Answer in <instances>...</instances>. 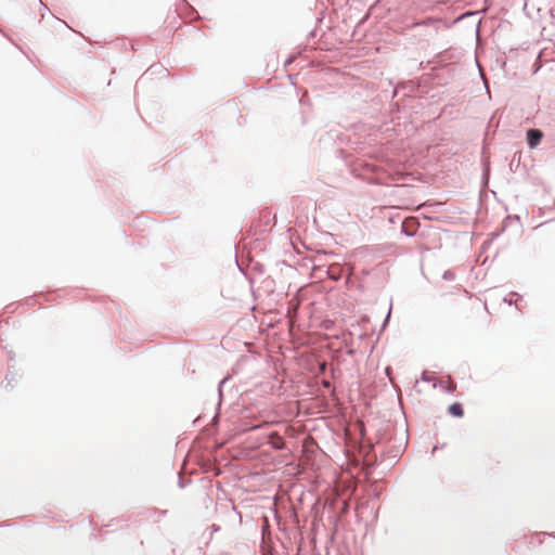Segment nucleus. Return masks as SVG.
<instances>
[{"label":"nucleus","mask_w":555,"mask_h":555,"mask_svg":"<svg viewBox=\"0 0 555 555\" xmlns=\"http://www.w3.org/2000/svg\"><path fill=\"white\" fill-rule=\"evenodd\" d=\"M455 388H456L455 383H454L453 380L449 379L447 389H448L449 391H454V390H455Z\"/></svg>","instance_id":"6"},{"label":"nucleus","mask_w":555,"mask_h":555,"mask_svg":"<svg viewBox=\"0 0 555 555\" xmlns=\"http://www.w3.org/2000/svg\"><path fill=\"white\" fill-rule=\"evenodd\" d=\"M417 225V222L414 219L405 220L403 222L402 229L403 231L409 234L413 235L415 232V227Z\"/></svg>","instance_id":"3"},{"label":"nucleus","mask_w":555,"mask_h":555,"mask_svg":"<svg viewBox=\"0 0 555 555\" xmlns=\"http://www.w3.org/2000/svg\"><path fill=\"white\" fill-rule=\"evenodd\" d=\"M449 413L452 415V416H455V417H462L464 415V410L462 408V404L461 403H453L449 406Z\"/></svg>","instance_id":"4"},{"label":"nucleus","mask_w":555,"mask_h":555,"mask_svg":"<svg viewBox=\"0 0 555 555\" xmlns=\"http://www.w3.org/2000/svg\"><path fill=\"white\" fill-rule=\"evenodd\" d=\"M269 443L276 450H281L284 448L283 439L275 433L269 436Z\"/></svg>","instance_id":"2"},{"label":"nucleus","mask_w":555,"mask_h":555,"mask_svg":"<svg viewBox=\"0 0 555 555\" xmlns=\"http://www.w3.org/2000/svg\"><path fill=\"white\" fill-rule=\"evenodd\" d=\"M354 428L359 431L360 436L363 438L364 436V424L361 421H358L354 425Z\"/></svg>","instance_id":"5"},{"label":"nucleus","mask_w":555,"mask_h":555,"mask_svg":"<svg viewBox=\"0 0 555 555\" xmlns=\"http://www.w3.org/2000/svg\"><path fill=\"white\" fill-rule=\"evenodd\" d=\"M344 507L347 506V501H343Z\"/></svg>","instance_id":"8"},{"label":"nucleus","mask_w":555,"mask_h":555,"mask_svg":"<svg viewBox=\"0 0 555 555\" xmlns=\"http://www.w3.org/2000/svg\"><path fill=\"white\" fill-rule=\"evenodd\" d=\"M344 435L347 437V427L344 428Z\"/></svg>","instance_id":"7"},{"label":"nucleus","mask_w":555,"mask_h":555,"mask_svg":"<svg viewBox=\"0 0 555 555\" xmlns=\"http://www.w3.org/2000/svg\"><path fill=\"white\" fill-rule=\"evenodd\" d=\"M542 137H543L542 132L538 129L528 130L527 140H528L529 146L530 147L537 146L540 143Z\"/></svg>","instance_id":"1"},{"label":"nucleus","mask_w":555,"mask_h":555,"mask_svg":"<svg viewBox=\"0 0 555 555\" xmlns=\"http://www.w3.org/2000/svg\"><path fill=\"white\" fill-rule=\"evenodd\" d=\"M363 322H364L365 324H367V323H369V320H367V319H363Z\"/></svg>","instance_id":"9"}]
</instances>
